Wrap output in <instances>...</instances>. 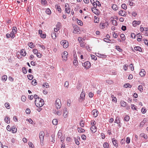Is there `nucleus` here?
<instances>
[{
    "mask_svg": "<svg viewBox=\"0 0 148 148\" xmlns=\"http://www.w3.org/2000/svg\"><path fill=\"white\" fill-rule=\"evenodd\" d=\"M44 101L41 98H38L36 99L35 103L36 106L38 107H41L44 104Z\"/></svg>",
    "mask_w": 148,
    "mask_h": 148,
    "instance_id": "1",
    "label": "nucleus"
},
{
    "mask_svg": "<svg viewBox=\"0 0 148 148\" xmlns=\"http://www.w3.org/2000/svg\"><path fill=\"white\" fill-rule=\"evenodd\" d=\"M61 44L63 46L64 48H66L69 46V43L68 41L66 40H63L60 42Z\"/></svg>",
    "mask_w": 148,
    "mask_h": 148,
    "instance_id": "2",
    "label": "nucleus"
},
{
    "mask_svg": "<svg viewBox=\"0 0 148 148\" xmlns=\"http://www.w3.org/2000/svg\"><path fill=\"white\" fill-rule=\"evenodd\" d=\"M56 106L57 109H59L61 106V103L59 99H57L55 101Z\"/></svg>",
    "mask_w": 148,
    "mask_h": 148,
    "instance_id": "3",
    "label": "nucleus"
},
{
    "mask_svg": "<svg viewBox=\"0 0 148 148\" xmlns=\"http://www.w3.org/2000/svg\"><path fill=\"white\" fill-rule=\"evenodd\" d=\"M84 91L83 89L80 97V99H79V101L82 102L85 99V94H84Z\"/></svg>",
    "mask_w": 148,
    "mask_h": 148,
    "instance_id": "4",
    "label": "nucleus"
},
{
    "mask_svg": "<svg viewBox=\"0 0 148 148\" xmlns=\"http://www.w3.org/2000/svg\"><path fill=\"white\" fill-rule=\"evenodd\" d=\"M83 66L86 69H88L90 67L91 64L90 62L89 61H86L84 63H82Z\"/></svg>",
    "mask_w": 148,
    "mask_h": 148,
    "instance_id": "5",
    "label": "nucleus"
},
{
    "mask_svg": "<svg viewBox=\"0 0 148 148\" xmlns=\"http://www.w3.org/2000/svg\"><path fill=\"white\" fill-rule=\"evenodd\" d=\"M44 136L45 134L43 131H41L39 133V138L41 143L42 141H43Z\"/></svg>",
    "mask_w": 148,
    "mask_h": 148,
    "instance_id": "6",
    "label": "nucleus"
},
{
    "mask_svg": "<svg viewBox=\"0 0 148 148\" xmlns=\"http://www.w3.org/2000/svg\"><path fill=\"white\" fill-rule=\"evenodd\" d=\"M68 55V53L66 51H64L63 53L62 54V58L65 61L67 60Z\"/></svg>",
    "mask_w": 148,
    "mask_h": 148,
    "instance_id": "7",
    "label": "nucleus"
},
{
    "mask_svg": "<svg viewBox=\"0 0 148 148\" xmlns=\"http://www.w3.org/2000/svg\"><path fill=\"white\" fill-rule=\"evenodd\" d=\"M68 112H67V109L66 108H64L63 109V116L64 117L66 118L67 116Z\"/></svg>",
    "mask_w": 148,
    "mask_h": 148,
    "instance_id": "8",
    "label": "nucleus"
},
{
    "mask_svg": "<svg viewBox=\"0 0 148 148\" xmlns=\"http://www.w3.org/2000/svg\"><path fill=\"white\" fill-rule=\"evenodd\" d=\"M96 127L94 125H92L90 128V130L91 131L94 133L96 131Z\"/></svg>",
    "mask_w": 148,
    "mask_h": 148,
    "instance_id": "9",
    "label": "nucleus"
},
{
    "mask_svg": "<svg viewBox=\"0 0 148 148\" xmlns=\"http://www.w3.org/2000/svg\"><path fill=\"white\" fill-rule=\"evenodd\" d=\"M92 112L93 116L94 117H96L97 116L98 112L97 110L96 109L93 110L92 111Z\"/></svg>",
    "mask_w": 148,
    "mask_h": 148,
    "instance_id": "10",
    "label": "nucleus"
},
{
    "mask_svg": "<svg viewBox=\"0 0 148 148\" xmlns=\"http://www.w3.org/2000/svg\"><path fill=\"white\" fill-rule=\"evenodd\" d=\"M140 23V21H134L133 22L132 24L135 27L137 25H139Z\"/></svg>",
    "mask_w": 148,
    "mask_h": 148,
    "instance_id": "11",
    "label": "nucleus"
},
{
    "mask_svg": "<svg viewBox=\"0 0 148 148\" xmlns=\"http://www.w3.org/2000/svg\"><path fill=\"white\" fill-rule=\"evenodd\" d=\"M146 72L144 69H141L140 72V75L142 77L144 76Z\"/></svg>",
    "mask_w": 148,
    "mask_h": 148,
    "instance_id": "12",
    "label": "nucleus"
},
{
    "mask_svg": "<svg viewBox=\"0 0 148 148\" xmlns=\"http://www.w3.org/2000/svg\"><path fill=\"white\" fill-rule=\"evenodd\" d=\"M68 5V4L67 3L65 4V7H66L65 8V10L66 12L68 14H69L70 12V9L67 7Z\"/></svg>",
    "mask_w": 148,
    "mask_h": 148,
    "instance_id": "13",
    "label": "nucleus"
},
{
    "mask_svg": "<svg viewBox=\"0 0 148 148\" xmlns=\"http://www.w3.org/2000/svg\"><path fill=\"white\" fill-rule=\"evenodd\" d=\"M125 13L126 12L125 10H121L119 11V15L123 16H126Z\"/></svg>",
    "mask_w": 148,
    "mask_h": 148,
    "instance_id": "14",
    "label": "nucleus"
},
{
    "mask_svg": "<svg viewBox=\"0 0 148 148\" xmlns=\"http://www.w3.org/2000/svg\"><path fill=\"white\" fill-rule=\"evenodd\" d=\"M112 142L113 143V144H114V145L116 147H117L118 146V143L117 142V141L116 140L115 138H113L112 140Z\"/></svg>",
    "mask_w": 148,
    "mask_h": 148,
    "instance_id": "15",
    "label": "nucleus"
},
{
    "mask_svg": "<svg viewBox=\"0 0 148 148\" xmlns=\"http://www.w3.org/2000/svg\"><path fill=\"white\" fill-rule=\"evenodd\" d=\"M20 54L21 55L25 56H26V53L25 50L24 49H22L21 51Z\"/></svg>",
    "mask_w": 148,
    "mask_h": 148,
    "instance_id": "16",
    "label": "nucleus"
},
{
    "mask_svg": "<svg viewBox=\"0 0 148 148\" xmlns=\"http://www.w3.org/2000/svg\"><path fill=\"white\" fill-rule=\"evenodd\" d=\"M77 139H80V137L77 136V138H74V140L76 144L77 145H79V143Z\"/></svg>",
    "mask_w": 148,
    "mask_h": 148,
    "instance_id": "17",
    "label": "nucleus"
},
{
    "mask_svg": "<svg viewBox=\"0 0 148 148\" xmlns=\"http://www.w3.org/2000/svg\"><path fill=\"white\" fill-rule=\"evenodd\" d=\"M134 49L136 51H138L139 52L142 51V49L139 46L135 47L134 48Z\"/></svg>",
    "mask_w": 148,
    "mask_h": 148,
    "instance_id": "18",
    "label": "nucleus"
},
{
    "mask_svg": "<svg viewBox=\"0 0 148 148\" xmlns=\"http://www.w3.org/2000/svg\"><path fill=\"white\" fill-rule=\"evenodd\" d=\"M146 119H144L140 123V127H142L143 125L146 122Z\"/></svg>",
    "mask_w": 148,
    "mask_h": 148,
    "instance_id": "19",
    "label": "nucleus"
},
{
    "mask_svg": "<svg viewBox=\"0 0 148 148\" xmlns=\"http://www.w3.org/2000/svg\"><path fill=\"white\" fill-rule=\"evenodd\" d=\"M11 130H12V133H15L16 132L17 129L15 128L14 126H13L12 127Z\"/></svg>",
    "mask_w": 148,
    "mask_h": 148,
    "instance_id": "20",
    "label": "nucleus"
},
{
    "mask_svg": "<svg viewBox=\"0 0 148 148\" xmlns=\"http://www.w3.org/2000/svg\"><path fill=\"white\" fill-rule=\"evenodd\" d=\"M55 137V134H53L51 136V139H50V140L51 142H52L53 143H54L55 141V139H54Z\"/></svg>",
    "mask_w": 148,
    "mask_h": 148,
    "instance_id": "21",
    "label": "nucleus"
},
{
    "mask_svg": "<svg viewBox=\"0 0 148 148\" xmlns=\"http://www.w3.org/2000/svg\"><path fill=\"white\" fill-rule=\"evenodd\" d=\"M5 122L7 123H10V120L9 117L6 116L4 119Z\"/></svg>",
    "mask_w": 148,
    "mask_h": 148,
    "instance_id": "22",
    "label": "nucleus"
},
{
    "mask_svg": "<svg viewBox=\"0 0 148 148\" xmlns=\"http://www.w3.org/2000/svg\"><path fill=\"white\" fill-rule=\"evenodd\" d=\"M120 104L121 106L123 107H125L126 105V103L123 101H121Z\"/></svg>",
    "mask_w": 148,
    "mask_h": 148,
    "instance_id": "23",
    "label": "nucleus"
},
{
    "mask_svg": "<svg viewBox=\"0 0 148 148\" xmlns=\"http://www.w3.org/2000/svg\"><path fill=\"white\" fill-rule=\"evenodd\" d=\"M114 123L118 124H120V122L119 120V117H117L115 119Z\"/></svg>",
    "mask_w": 148,
    "mask_h": 148,
    "instance_id": "24",
    "label": "nucleus"
},
{
    "mask_svg": "<svg viewBox=\"0 0 148 148\" xmlns=\"http://www.w3.org/2000/svg\"><path fill=\"white\" fill-rule=\"evenodd\" d=\"M112 8L115 10H117L118 9L117 5L115 4H113L112 6Z\"/></svg>",
    "mask_w": 148,
    "mask_h": 148,
    "instance_id": "25",
    "label": "nucleus"
},
{
    "mask_svg": "<svg viewBox=\"0 0 148 148\" xmlns=\"http://www.w3.org/2000/svg\"><path fill=\"white\" fill-rule=\"evenodd\" d=\"M45 12L47 14L49 15L51 14V11L49 8H48L46 9Z\"/></svg>",
    "mask_w": 148,
    "mask_h": 148,
    "instance_id": "26",
    "label": "nucleus"
},
{
    "mask_svg": "<svg viewBox=\"0 0 148 148\" xmlns=\"http://www.w3.org/2000/svg\"><path fill=\"white\" fill-rule=\"evenodd\" d=\"M130 119V117L127 115H125L124 117V120L126 121H128Z\"/></svg>",
    "mask_w": 148,
    "mask_h": 148,
    "instance_id": "27",
    "label": "nucleus"
},
{
    "mask_svg": "<svg viewBox=\"0 0 148 148\" xmlns=\"http://www.w3.org/2000/svg\"><path fill=\"white\" fill-rule=\"evenodd\" d=\"M51 36L52 38L53 39H56V34L55 32L52 33Z\"/></svg>",
    "mask_w": 148,
    "mask_h": 148,
    "instance_id": "28",
    "label": "nucleus"
},
{
    "mask_svg": "<svg viewBox=\"0 0 148 148\" xmlns=\"http://www.w3.org/2000/svg\"><path fill=\"white\" fill-rule=\"evenodd\" d=\"M78 132L80 133H82L85 132V130L82 129V128H78Z\"/></svg>",
    "mask_w": 148,
    "mask_h": 148,
    "instance_id": "29",
    "label": "nucleus"
},
{
    "mask_svg": "<svg viewBox=\"0 0 148 148\" xmlns=\"http://www.w3.org/2000/svg\"><path fill=\"white\" fill-rule=\"evenodd\" d=\"M52 122L54 125H56L58 123L57 120L56 119H54L53 120Z\"/></svg>",
    "mask_w": 148,
    "mask_h": 148,
    "instance_id": "30",
    "label": "nucleus"
},
{
    "mask_svg": "<svg viewBox=\"0 0 148 148\" xmlns=\"http://www.w3.org/2000/svg\"><path fill=\"white\" fill-rule=\"evenodd\" d=\"M28 45L29 47L31 48H33L34 47L33 43L32 42H30L28 43Z\"/></svg>",
    "mask_w": 148,
    "mask_h": 148,
    "instance_id": "31",
    "label": "nucleus"
},
{
    "mask_svg": "<svg viewBox=\"0 0 148 148\" xmlns=\"http://www.w3.org/2000/svg\"><path fill=\"white\" fill-rule=\"evenodd\" d=\"M37 82L36 80L35 79L33 80L32 82V84L34 86L36 85L37 84Z\"/></svg>",
    "mask_w": 148,
    "mask_h": 148,
    "instance_id": "32",
    "label": "nucleus"
},
{
    "mask_svg": "<svg viewBox=\"0 0 148 148\" xmlns=\"http://www.w3.org/2000/svg\"><path fill=\"white\" fill-rule=\"evenodd\" d=\"M116 49L119 52H121L123 50L120 48L118 46H116Z\"/></svg>",
    "mask_w": 148,
    "mask_h": 148,
    "instance_id": "33",
    "label": "nucleus"
},
{
    "mask_svg": "<svg viewBox=\"0 0 148 148\" xmlns=\"http://www.w3.org/2000/svg\"><path fill=\"white\" fill-rule=\"evenodd\" d=\"M124 86L126 88H127L128 87H129L130 88L132 87L131 85H130V84L128 83H126L124 84Z\"/></svg>",
    "mask_w": 148,
    "mask_h": 148,
    "instance_id": "34",
    "label": "nucleus"
},
{
    "mask_svg": "<svg viewBox=\"0 0 148 148\" xmlns=\"http://www.w3.org/2000/svg\"><path fill=\"white\" fill-rule=\"evenodd\" d=\"M103 146L104 148H108L109 145L108 143H105L103 144Z\"/></svg>",
    "mask_w": 148,
    "mask_h": 148,
    "instance_id": "35",
    "label": "nucleus"
},
{
    "mask_svg": "<svg viewBox=\"0 0 148 148\" xmlns=\"http://www.w3.org/2000/svg\"><path fill=\"white\" fill-rule=\"evenodd\" d=\"M7 76L6 75H4L2 77V79L4 81H5L7 80Z\"/></svg>",
    "mask_w": 148,
    "mask_h": 148,
    "instance_id": "36",
    "label": "nucleus"
},
{
    "mask_svg": "<svg viewBox=\"0 0 148 148\" xmlns=\"http://www.w3.org/2000/svg\"><path fill=\"white\" fill-rule=\"evenodd\" d=\"M5 107L8 109H9L10 108V105L8 103H5Z\"/></svg>",
    "mask_w": 148,
    "mask_h": 148,
    "instance_id": "37",
    "label": "nucleus"
},
{
    "mask_svg": "<svg viewBox=\"0 0 148 148\" xmlns=\"http://www.w3.org/2000/svg\"><path fill=\"white\" fill-rule=\"evenodd\" d=\"M112 23L113 25L116 26L117 25V21L115 20H112Z\"/></svg>",
    "mask_w": 148,
    "mask_h": 148,
    "instance_id": "38",
    "label": "nucleus"
},
{
    "mask_svg": "<svg viewBox=\"0 0 148 148\" xmlns=\"http://www.w3.org/2000/svg\"><path fill=\"white\" fill-rule=\"evenodd\" d=\"M23 73L24 74H26L27 72V70L25 67H23L22 69Z\"/></svg>",
    "mask_w": 148,
    "mask_h": 148,
    "instance_id": "39",
    "label": "nucleus"
},
{
    "mask_svg": "<svg viewBox=\"0 0 148 148\" xmlns=\"http://www.w3.org/2000/svg\"><path fill=\"white\" fill-rule=\"evenodd\" d=\"M14 33H15L14 32H11L10 34V37L12 38H14V37L15 35Z\"/></svg>",
    "mask_w": 148,
    "mask_h": 148,
    "instance_id": "40",
    "label": "nucleus"
},
{
    "mask_svg": "<svg viewBox=\"0 0 148 148\" xmlns=\"http://www.w3.org/2000/svg\"><path fill=\"white\" fill-rule=\"evenodd\" d=\"M138 89L141 92H142L143 89L142 86L141 85H139L138 87Z\"/></svg>",
    "mask_w": 148,
    "mask_h": 148,
    "instance_id": "41",
    "label": "nucleus"
},
{
    "mask_svg": "<svg viewBox=\"0 0 148 148\" xmlns=\"http://www.w3.org/2000/svg\"><path fill=\"white\" fill-rule=\"evenodd\" d=\"M65 136H61L60 137V141L62 143H63L64 142V139L65 138Z\"/></svg>",
    "mask_w": 148,
    "mask_h": 148,
    "instance_id": "42",
    "label": "nucleus"
},
{
    "mask_svg": "<svg viewBox=\"0 0 148 148\" xmlns=\"http://www.w3.org/2000/svg\"><path fill=\"white\" fill-rule=\"evenodd\" d=\"M27 77L28 79L30 80L32 79L33 78V75H28Z\"/></svg>",
    "mask_w": 148,
    "mask_h": 148,
    "instance_id": "43",
    "label": "nucleus"
},
{
    "mask_svg": "<svg viewBox=\"0 0 148 148\" xmlns=\"http://www.w3.org/2000/svg\"><path fill=\"white\" fill-rule=\"evenodd\" d=\"M120 36L123 40H124L125 38V36L123 34H121L120 35Z\"/></svg>",
    "mask_w": 148,
    "mask_h": 148,
    "instance_id": "44",
    "label": "nucleus"
},
{
    "mask_svg": "<svg viewBox=\"0 0 148 148\" xmlns=\"http://www.w3.org/2000/svg\"><path fill=\"white\" fill-rule=\"evenodd\" d=\"M14 32L15 33H16L17 32V28L16 27H14L12 28V31Z\"/></svg>",
    "mask_w": 148,
    "mask_h": 148,
    "instance_id": "45",
    "label": "nucleus"
},
{
    "mask_svg": "<svg viewBox=\"0 0 148 148\" xmlns=\"http://www.w3.org/2000/svg\"><path fill=\"white\" fill-rule=\"evenodd\" d=\"M69 85V83L68 81H66L65 82L64 86L67 88H68Z\"/></svg>",
    "mask_w": 148,
    "mask_h": 148,
    "instance_id": "46",
    "label": "nucleus"
},
{
    "mask_svg": "<svg viewBox=\"0 0 148 148\" xmlns=\"http://www.w3.org/2000/svg\"><path fill=\"white\" fill-rule=\"evenodd\" d=\"M26 97L24 96H22L21 97V99L22 101L25 102L26 101Z\"/></svg>",
    "mask_w": 148,
    "mask_h": 148,
    "instance_id": "47",
    "label": "nucleus"
},
{
    "mask_svg": "<svg viewBox=\"0 0 148 148\" xmlns=\"http://www.w3.org/2000/svg\"><path fill=\"white\" fill-rule=\"evenodd\" d=\"M121 7L124 10H125L127 9V6L125 4H123L121 5Z\"/></svg>",
    "mask_w": 148,
    "mask_h": 148,
    "instance_id": "48",
    "label": "nucleus"
},
{
    "mask_svg": "<svg viewBox=\"0 0 148 148\" xmlns=\"http://www.w3.org/2000/svg\"><path fill=\"white\" fill-rule=\"evenodd\" d=\"M77 22L78 23V24L82 26L83 25V22L80 20H78Z\"/></svg>",
    "mask_w": 148,
    "mask_h": 148,
    "instance_id": "49",
    "label": "nucleus"
},
{
    "mask_svg": "<svg viewBox=\"0 0 148 148\" xmlns=\"http://www.w3.org/2000/svg\"><path fill=\"white\" fill-rule=\"evenodd\" d=\"M80 46L82 47H83L85 46V43L83 41H82L80 43Z\"/></svg>",
    "mask_w": 148,
    "mask_h": 148,
    "instance_id": "50",
    "label": "nucleus"
},
{
    "mask_svg": "<svg viewBox=\"0 0 148 148\" xmlns=\"http://www.w3.org/2000/svg\"><path fill=\"white\" fill-rule=\"evenodd\" d=\"M130 138L129 137H127L126 138V142L127 144H129L130 142Z\"/></svg>",
    "mask_w": 148,
    "mask_h": 148,
    "instance_id": "51",
    "label": "nucleus"
},
{
    "mask_svg": "<svg viewBox=\"0 0 148 148\" xmlns=\"http://www.w3.org/2000/svg\"><path fill=\"white\" fill-rule=\"evenodd\" d=\"M61 24L60 23L58 22L57 23V24L56 25V28L60 29V27L61 26Z\"/></svg>",
    "mask_w": 148,
    "mask_h": 148,
    "instance_id": "52",
    "label": "nucleus"
},
{
    "mask_svg": "<svg viewBox=\"0 0 148 148\" xmlns=\"http://www.w3.org/2000/svg\"><path fill=\"white\" fill-rule=\"evenodd\" d=\"M141 136L143 137L145 139H146L147 138V137L146 135H145L144 134L142 133L140 134Z\"/></svg>",
    "mask_w": 148,
    "mask_h": 148,
    "instance_id": "53",
    "label": "nucleus"
},
{
    "mask_svg": "<svg viewBox=\"0 0 148 148\" xmlns=\"http://www.w3.org/2000/svg\"><path fill=\"white\" fill-rule=\"evenodd\" d=\"M112 33L113 36L115 38H117L118 37V35L117 34L115 33V32H113Z\"/></svg>",
    "mask_w": 148,
    "mask_h": 148,
    "instance_id": "54",
    "label": "nucleus"
},
{
    "mask_svg": "<svg viewBox=\"0 0 148 148\" xmlns=\"http://www.w3.org/2000/svg\"><path fill=\"white\" fill-rule=\"evenodd\" d=\"M103 40L104 41L107 42H110V41H111L108 38H104Z\"/></svg>",
    "mask_w": 148,
    "mask_h": 148,
    "instance_id": "55",
    "label": "nucleus"
},
{
    "mask_svg": "<svg viewBox=\"0 0 148 148\" xmlns=\"http://www.w3.org/2000/svg\"><path fill=\"white\" fill-rule=\"evenodd\" d=\"M25 112H26V113L27 114H29L30 113V110L29 109L27 108L26 109Z\"/></svg>",
    "mask_w": 148,
    "mask_h": 148,
    "instance_id": "56",
    "label": "nucleus"
},
{
    "mask_svg": "<svg viewBox=\"0 0 148 148\" xmlns=\"http://www.w3.org/2000/svg\"><path fill=\"white\" fill-rule=\"evenodd\" d=\"M128 66V65L126 64L124 65L123 67L124 68V69L126 71L127 70V67Z\"/></svg>",
    "mask_w": 148,
    "mask_h": 148,
    "instance_id": "57",
    "label": "nucleus"
},
{
    "mask_svg": "<svg viewBox=\"0 0 148 148\" xmlns=\"http://www.w3.org/2000/svg\"><path fill=\"white\" fill-rule=\"evenodd\" d=\"M91 57L92 59H94L95 60H96L97 59V57L95 56H94L92 55H91Z\"/></svg>",
    "mask_w": 148,
    "mask_h": 148,
    "instance_id": "58",
    "label": "nucleus"
},
{
    "mask_svg": "<svg viewBox=\"0 0 148 148\" xmlns=\"http://www.w3.org/2000/svg\"><path fill=\"white\" fill-rule=\"evenodd\" d=\"M131 108L132 109L136 110V108L135 107V106L134 104H131Z\"/></svg>",
    "mask_w": 148,
    "mask_h": 148,
    "instance_id": "59",
    "label": "nucleus"
},
{
    "mask_svg": "<svg viewBox=\"0 0 148 148\" xmlns=\"http://www.w3.org/2000/svg\"><path fill=\"white\" fill-rule=\"evenodd\" d=\"M27 121L30 124H32L33 121L31 119H27Z\"/></svg>",
    "mask_w": 148,
    "mask_h": 148,
    "instance_id": "60",
    "label": "nucleus"
},
{
    "mask_svg": "<svg viewBox=\"0 0 148 148\" xmlns=\"http://www.w3.org/2000/svg\"><path fill=\"white\" fill-rule=\"evenodd\" d=\"M43 86L46 87V88H48V87L49 86V85L47 83H45L43 85Z\"/></svg>",
    "mask_w": 148,
    "mask_h": 148,
    "instance_id": "61",
    "label": "nucleus"
},
{
    "mask_svg": "<svg viewBox=\"0 0 148 148\" xmlns=\"http://www.w3.org/2000/svg\"><path fill=\"white\" fill-rule=\"evenodd\" d=\"M81 137L82 139L84 140H85L86 139V137L84 134L82 135Z\"/></svg>",
    "mask_w": 148,
    "mask_h": 148,
    "instance_id": "62",
    "label": "nucleus"
},
{
    "mask_svg": "<svg viewBox=\"0 0 148 148\" xmlns=\"http://www.w3.org/2000/svg\"><path fill=\"white\" fill-rule=\"evenodd\" d=\"M121 28L122 30L125 31L126 29V26L123 25Z\"/></svg>",
    "mask_w": 148,
    "mask_h": 148,
    "instance_id": "63",
    "label": "nucleus"
},
{
    "mask_svg": "<svg viewBox=\"0 0 148 148\" xmlns=\"http://www.w3.org/2000/svg\"><path fill=\"white\" fill-rule=\"evenodd\" d=\"M6 129L7 130L9 131H10L11 130L10 126L9 125H8L7 126Z\"/></svg>",
    "mask_w": 148,
    "mask_h": 148,
    "instance_id": "64",
    "label": "nucleus"
}]
</instances>
